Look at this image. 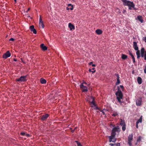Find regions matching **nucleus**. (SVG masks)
Masks as SVG:
<instances>
[{
  "label": "nucleus",
  "mask_w": 146,
  "mask_h": 146,
  "mask_svg": "<svg viewBox=\"0 0 146 146\" xmlns=\"http://www.w3.org/2000/svg\"><path fill=\"white\" fill-rule=\"evenodd\" d=\"M40 46L41 48L43 50H47V47L46 46H44V44H42L40 45Z\"/></svg>",
  "instance_id": "nucleus-17"
},
{
  "label": "nucleus",
  "mask_w": 146,
  "mask_h": 146,
  "mask_svg": "<svg viewBox=\"0 0 146 146\" xmlns=\"http://www.w3.org/2000/svg\"><path fill=\"white\" fill-rule=\"evenodd\" d=\"M111 115L113 117L118 116V113L117 111H113V113L111 114Z\"/></svg>",
  "instance_id": "nucleus-18"
},
{
  "label": "nucleus",
  "mask_w": 146,
  "mask_h": 146,
  "mask_svg": "<svg viewBox=\"0 0 146 146\" xmlns=\"http://www.w3.org/2000/svg\"><path fill=\"white\" fill-rule=\"evenodd\" d=\"M136 54L137 55V58L139 59L140 57V51L139 50H137L136 52Z\"/></svg>",
  "instance_id": "nucleus-23"
},
{
  "label": "nucleus",
  "mask_w": 146,
  "mask_h": 146,
  "mask_svg": "<svg viewBox=\"0 0 146 146\" xmlns=\"http://www.w3.org/2000/svg\"><path fill=\"white\" fill-rule=\"evenodd\" d=\"M30 29L31 31L33 32L34 34H36V31L34 28V27L33 25H31L30 26Z\"/></svg>",
  "instance_id": "nucleus-12"
},
{
  "label": "nucleus",
  "mask_w": 146,
  "mask_h": 146,
  "mask_svg": "<svg viewBox=\"0 0 146 146\" xmlns=\"http://www.w3.org/2000/svg\"><path fill=\"white\" fill-rule=\"evenodd\" d=\"M138 123H136V127L137 128H138Z\"/></svg>",
  "instance_id": "nucleus-46"
},
{
  "label": "nucleus",
  "mask_w": 146,
  "mask_h": 146,
  "mask_svg": "<svg viewBox=\"0 0 146 146\" xmlns=\"http://www.w3.org/2000/svg\"><path fill=\"white\" fill-rule=\"evenodd\" d=\"M142 116H141L140 117L139 119H138L137 120V121L136 123L139 124V123H141L142 122Z\"/></svg>",
  "instance_id": "nucleus-27"
},
{
  "label": "nucleus",
  "mask_w": 146,
  "mask_h": 146,
  "mask_svg": "<svg viewBox=\"0 0 146 146\" xmlns=\"http://www.w3.org/2000/svg\"><path fill=\"white\" fill-rule=\"evenodd\" d=\"M137 19L141 23H143V20L142 19V17L141 16L139 15L137 17Z\"/></svg>",
  "instance_id": "nucleus-20"
},
{
  "label": "nucleus",
  "mask_w": 146,
  "mask_h": 146,
  "mask_svg": "<svg viewBox=\"0 0 146 146\" xmlns=\"http://www.w3.org/2000/svg\"><path fill=\"white\" fill-rule=\"evenodd\" d=\"M15 2L16 3V0H14Z\"/></svg>",
  "instance_id": "nucleus-56"
},
{
  "label": "nucleus",
  "mask_w": 146,
  "mask_h": 146,
  "mask_svg": "<svg viewBox=\"0 0 146 146\" xmlns=\"http://www.w3.org/2000/svg\"><path fill=\"white\" fill-rule=\"evenodd\" d=\"M66 9L67 10H68L70 9V8H68V7H67L66 8Z\"/></svg>",
  "instance_id": "nucleus-48"
},
{
  "label": "nucleus",
  "mask_w": 146,
  "mask_h": 146,
  "mask_svg": "<svg viewBox=\"0 0 146 146\" xmlns=\"http://www.w3.org/2000/svg\"><path fill=\"white\" fill-rule=\"evenodd\" d=\"M115 75L117 76V79H119V76L118 74H115Z\"/></svg>",
  "instance_id": "nucleus-38"
},
{
  "label": "nucleus",
  "mask_w": 146,
  "mask_h": 146,
  "mask_svg": "<svg viewBox=\"0 0 146 146\" xmlns=\"http://www.w3.org/2000/svg\"><path fill=\"white\" fill-rule=\"evenodd\" d=\"M92 62H90V63H89V65H92V66L93 67H95L96 66V65L95 64H92Z\"/></svg>",
  "instance_id": "nucleus-36"
},
{
  "label": "nucleus",
  "mask_w": 146,
  "mask_h": 146,
  "mask_svg": "<svg viewBox=\"0 0 146 146\" xmlns=\"http://www.w3.org/2000/svg\"><path fill=\"white\" fill-rule=\"evenodd\" d=\"M89 71L90 72H92V73H94L96 72V70H92V69H90L89 70Z\"/></svg>",
  "instance_id": "nucleus-34"
},
{
  "label": "nucleus",
  "mask_w": 146,
  "mask_h": 146,
  "mask_svg": "<svg viewBox=\"0 0 146 146\" xmlns=\"http://www.w3.org/2000/svg\"><path fill=\"white\" fill-rule=\"evenodd\" d=\"M26 135H27V136L29 137V136L30 135H29V134H26Z\"/></svg>",
  "instance_id": "nucleus-52"
},
{
  "label": "nucleus",
  "mask_w": 146,
  "mask_h": 146,
  "mask_svg": "<svg viewBox=\"0 0 146 146\" xmlns=\"http://www.w3.org/2000/svg\"><path fill=\"white\" fill-rule=\"evenodd\" d=\"M115 145H116L117 146H120V143H119L115 144Z\"/></svg>",
  "instance_id": "nucleus-41"
},
{
  "label": "nucleus",
  "mask_w": 146,
  "mask_h": 146,
  "mask_svg": "<svg viewBox=\"0 0 146 146\" xmlns=\"http://www.w3.org/2000/svg\"><path fill=\"white\" fill-rule=\"evenodd\" d=\"M133 139V134L132 133L130 134L128 138V143L129 145L131 146L132 145L131 141Z\"/></svg>",
  "instance_id": "nucleus-5"
},
{
  "label": "nucleus",
  "mask_w": 146,
  "mask_h": 146,
  "mask_svg": "<svg viewBox=\"0 0 146 146\" xmlns=\"http://www.w3.org/2000/svg\"><path fill=\"white\" fill-rule=\"evenodd\" d=\"M134 49L136 50H138V47L137 46H134Z\"/></svg>",
  "instance_id": "nucleus-35"
},
{
  "label": "nucleus",
  "mask_w": 146,
  "mask_h": 146,
  "mask_svg": "<svg viewBox=\"0 0 146 146\" xmlns=\"http://www.w3.org/2000/svg\"><path fill=\"white\" fill-rule=\"evenodd\" d=\"M117 89L118 90L116 92L115 94L116 96L117 99V100L118 101V102H120V100L123 98V95L121 90L118 86Z\"/></svg>",
  "instance_id": "nucleus-2"
},
{
  "label": "nucleus",
  "mask_w": 146,
  "mask_h": 146,
  "mask_svg": "<svg viewBox=\"0 0 146 146\" xmlns=\"http://www.w3.org/2000/svg\"><path fill=\"white\" fill-rule=\"evenodd\" d=\"M74 130L72 131V133H73L74 132Z\"/></svg>",
  "instance_id": "nucleus-58"
},
{
  "label": "nucleus",
  "mask_w": 146,
  "mask_h": 146,
  "mask_svg": "<svg viewBox=\"0 0 146 146\" xmlns=\"http://www.w3.org/2000/svg\"><path fill=\"white\" fill-rule=\"evenodd\" d=\"M94 98L92 96H88L86 98V100L89 102L93 106H96Z\"/></svg>",
  "instance_id": "nucleus-4"
},
{
  "label": "nucleus",
  "mask_w": 146,
  "mask_h": 146,
  "mask_svg": "<svg viewBox=\"0 0 146 146\" xmlns=\"http://www.w3.org/2000/svg\"><path fill=\"white\" fill-rule=\"evenodd\" d=\"M121 55V58L123 60H125L127 58V56L126 55L122 54Z\"/></svg>",
  "instance_id": "nucleus-26"
},
{
  "label": "nucleus",
  "mask_w": 146,
  "mask_h": 146,
  "mask_svg": "<svg viewBox=\"0 0 146 146\" xmlns=\"http://www.w3.org/2000/svg\"><path fill=\"white\" fill-rule=\"evenodd\" d=\"M80 88L82 90L83 92H86L88 91L87 88L83 85V83H82L80 86Z\"/></svg>",
  "instance_id": "nucleus-11"
},
{
  "label": "nucleus",
  "mask_w": 146,
  "mask_h": 146,
  "mask_svg": "<svg viewBox=\"0 0 146 146\" xmlns=\"http://www.w3.org/2000/svg\"><path fill=\"white\" fill-rule=\"evenodd\" d=\"M94 69H95V68H93L92 69V70H94Z\"/></svg>",
  "instance_id": "nucleus-55"
},
{
  "label": "nucleus",
  "mask_w": 146,
  "mask_h": 146,
  "mask_svg": "<svg viewBox=\"0 0 146 146\" xmlns=\"http://www.w3.org/2000/svg\"><path fill=\"white\" fill-rule=\"evenodd\" d=\"M142 39L145 42H146V37H143L142 38Z\"/></svg>",
  "instance_id": "nucleus-40"
},
{
  "label": "nucleus",
  "mask_w": 146,
  "mask_h": 146,
  "mask_svg": "<svg viewBox=\"0 0 146 146\" xmlns=\"http://www.w3.org/2000/svg\"><path fill=\"white\" fill-rule=\"evenodd\" d=\"M68 27L70 28V31H72L73 29L74 30L75 29L74 26L71 23H69Z\"/></svg>",
  "instance_id": "nucleus-13"
},
{
  "label": "nucleus",
  "mask_w": 146,
  "mask_h": 146,
  "mask_svg": "<svg viewBox=\"0 0 146 146\" xmlns=\"http://www.w3.org/2000/svg\"><path fill=\"white\" fill-rule=\"evenodd\" d=\"M134 73V72L133 71V72H132V73L133 74Z\"/></svg>",
  "instance_id": "nucleus-60"
},
{
  "label": "nucleus",
  "mask_w": 146,
  "mask_h": 146,
  "mask_svg": "<svg viewBox=\"0 0 146 146\" xmlns=\"http://www.w3.org/2000/svg\"><path fill=\"white\" fill-rule=\"evenodd\" d=\"M133 43V46H137V43L136 42H134Z\"/></svg>",
  "instance_id": "nucleus-37"
},
{
  "label": "nucleus",
  "mask_w": 146,
  "mask_h": 146,
  "mask_svg": "<svg viewBox=\"0 0 146 146\" xmlns=\"http://www.w3.org/2000/svg\"><path fill=\"white\" fill-rule=\"evenodd\" d=\"M11 54L9 51H7L3 54L2 57L3 58L6 59L11 56Z\"/></svg>",
  "instance_id": "nucleus-7"
},
{
  "label": "nucleus",
  "mask_w": 146,
  "mask_h": 146,
  "mask_svg": "<svg viewBox=\"0 0 146 146\" xmlns=\"http://www.w3.org/2000/svg\"><path fill=\"white\" fill-rule=\"evenodd\" d=\"M115 145V144H113V143H110V145L111 146H113V145Z\"/></svg>",
  "instance_id": "nucleus-47"
},
{
  "label": "nucleus",
  "mask_w": 146,
  "mask_h": 146,
  "mask_svg": "<svg viewBox=\"0 0 146 146\" xmlns=\"http://www.w3.org/2000/svg\"><path fill=\"white\" fill-rule=\"evenodd\" d=\"M120 131V128L118 126L115 127L111 131V135L115 136L116 135V132L119 133Z\"/></svg>",
  "instance_id": "nucleus-3"
},
{
  "label": "nucleus",
  "mask_w": 146,
  "mask_h": 146,
  "mask_svg": "<svg viewBox=\"0 0 146 146\" xmlns=\"http://www.w3.org/2000/svg\"><path fill=\"white\" fill-rule=\"evenodd\" d=\"M122 129L123 131H125L126 129V125H122Z\"/></svg>",
  "instance_id": "nucleus-30"
},
{
  "label": "nucleus",
  "mask_w": 146,
  "mask_h": 146,
  "mask_svg": "<svg viewBox=\"0 0 146 146\" xmlns=\"http://www.w3.org/2000/svg\"><path fill=\"white\" fill-rule=\"evenodd\" d=\"M143 57H144V60H146V51H145V54L144 56H143Z\"/></svg>",
  "instance_id": "nucleus-39"
},
{
  "label": "nucleus",
  "mask_w": 146,
  "mask_h": 146,
  "mask_svg": "<svg viewBox=\"0 0 146 146\" xmlns=\"http://www.w3.org/2000/svg\"><path fill=\"white\" fill-rule=\"evenodd\" d=\"M119 87L121 88V89L123 90V85H120Z\"/></svg>",
  "instance_id": "nucleus-45"
},
{
  "label": "nucleus",
  "mask_w": 146,
  "mask_h": 146,
  "mask_svg": "<svg viewBox=\"0 0 146 146\" xmlns=\"http://www.w3.org/2000/svg\"><path fill=\"white\" fill-rule=\"evenodd\" d=\"M21 135H24L25 134V133L24 132H22L20 133Z\"/></svg>",
  "instance_id": "nucleus-43"
},
{
  "label": "nucleus",
  "mask_w": 146,
  "mask_h": 146,
  "mask_svg": "<svg viewBox=\"0 0 146 146\" xmlns=\"http://www.w3.org/2000/svg\"><path fill=\"white\" fill-rule=\"evenodd\" d=\"M75 142H76L77 143L78 146H82L80 143V142H78V141H76Z\"/></svg>",
  "instance_id": "nucleus-33"
},
{
  "label": "nucleus",
  "mask_w": 146,
  "mask_h": 146,
  "mask_svg": "<svg viewBox=\"0 0 146 146\" xmlns=\"http://www.w3.org/2000/svg\"><path fill=\"white\" fill-rule=\"evenodd\" d=\"M144 72L146 74V64L145 65V68L144 69Z\"/></svg>",
  "instance_id": "nucleus-42"
},
{
  "label": "nucleus",
  "mask_w": 146,
  "mask_h": 146,
  "mask_svg": "<svg viewBox=\"0 0 146 146\" xmlns=\"http://www.w3.org/2000/svg\"><path fill=\"white\" fill-rule=\"evenodd\" d=\"M96 33L98 35H100L102 33V31L100 29H97L96 31Z\"/></svg>",
  "instance_id": "nucleus-19"
},
{
  "label": "nucleus",
  "mask_w": 146,
  "mask_h": 146,
  "mask_svg": "<svg viewBox=\"0 0 146 146\" xmlns=\"http://www.w3.org/2000/svg\"><path fill=\"white\" fill-rule=\"evenodd\" d=\"M129 54L131 56L133 60V63L135 62V58L131 52L129 51Z\"/></svg>",
  "instance_id": "nucleus-15"
},
{
  "label": "nucleus",
  "mask_w": 146,
  "mask_h": 146,
  "mask_svg": "<svg viewBox=\"0 0 146 146\" xmlns=\"http://www.w3.org/2000/svg\"><path fill=\"white\" fill-rule=\"evenodd\" d=\"M96 109H98V108L97 107H96Z\"/></svg>",
  "instance_id": "nucleus-57"
},
{
  "label": "nucleus",
  "mask_w": 146,
  "mask_h": 146,
  "mask_svg": "<svg viewBox=\"0 0 146 146\" xmlns=\"http://www.w3.org/2000/svg\"><path fill=\"white\" fill-rule=\"evenodd\" d=\"M142 79L141 77H138L137 78V81L138 83L139 84H140L142 83Z\"/></svg>",
  "instance_id": "nucleus-21"
},
{
  "label": "nucleus",
  "mask_w": 146,
  "mask_h": 146,
  "mask_svg": "<svg viewBox=\"0 0 146 146\" xmlns=\"http://www.w3.org/2000/svg\"><path fill=\"white\" fill-rule=\"evenodd\" d=\"M68 6H71V7L70 8V9L71 10H73V5H72L71 4H68Z\"/></svg>",
  "instance_id": "nucleus-29"
},
{
  "label": "nucleus",
  "mask_w": 146,
  "mask_h": 146,
  "mask_svg": "<svg viewBox=\"0 0 146 146\" xmlns=\"http://www.w3.org/2000/svg\"><path fill=\"white\" fill-rule=\"evenodd\" d=\"M82 83H83V85L84 84H87L86 82H83Z\"/></svg>",
  "instance_id": "nucleus-53"
},
{
  "label": "nucleus",
  "mask_w": 146,
  "mask_h": 146,
  "mask_svg": "<svg viewBox=\"0 0 146 146\" xmlns=\"http://www.w3.org/2000/svg\"><path fill=\"white\" fill-rule=\"evenodd\" d=\"M101 111L102 112V113H103V114L104 115L105 114L104 113L103 111Z\"/></svg>",
  "instance_id": "nucleus-54"
},
{
  "label": "nucleus",
  "mask_w": 146,
  "mask_h": 146,
  "mask_svg": "<svg viewBox=\"0 0 146 146\" xmlns=\"http://www.w3.org/2000/svg\"><path fill=\"white\" fill-rule=\"evenodd\" d=\"M118 102L120 103V105L123 107H124L126 104V103L124 101H122L121 100H120V102Z\"/></svg>",
  "instance_id": "nucleus-25"
},
{
  "label": "nucleus",
  "mask_w": 146,
  "mask_h": 146,
  "mask_svg": "<svg viewBox=\"0 0 146 146\" xmlns=\"http://www.w3.org/2000/svg\"><path fill=\"white\" fill-rule=\"evenodd\" d=\"M49 116V115L48 114H46L44 115H43L41 117V119L43 121L45 120Z\"/></svg>",
  "instance_id": "nucleus-14"
},
{
  "label": "nucleus",
  "mask_w": 146,
  "mask_h": 146,
  "mask_svg": "<svg viewBox=\"0 0 146 146\" xmlns=\"http://www.w3.org/2000/svg\"><path fill=\"white\" fill-rule=\"evenodd\" d=\"M126 12V11L125 10H124L123 11V13H124Z\"/></svg>",
  "instance_id": "nucleus-50"
},
{
  "label": "nucleus",
  "mask_w": 146,
  "mask_h": 146,
  "mask_svg": "<svg viewBox=\"0 0 146 146\" xmlns=\"http://www.w3.org/2000/svg\"><path fill=\"white\" fill-rule=\"evenodd\" d=\"M142 138V137L141 136H139L137 138V143L136 144V145L137 144V143H140L141 140Z\"/></svg>",
  "instance_id": "nucleus-22"
},
{
  "label": "nucleus",
  "mask_w": 146,
  "mask_h": 146,
  "mask_svg": "<svg viewBox=\"0 0 146 146\" xmlns=\"http://www.w3.org/2000/svg\"><path fill=\"white\" fill-rule=\"evenodd\" d=\"M39 25L40 28H41L42 29L44 28L43 22L42 21V19L41 15L40 16Z\"/></svg>",
  "instance_id": "nucleus-8"
},
{
  "label": "nucleus",
  "mask_w": 146,
  "mask_h": 146,
  "mask_svg": "<svg viewBox=\"0 0 146 146\" xmlns=\"http://www.w3.org/2000/svg\"><path fill=\"white\" fill-rule=\"evenodd\" d=\"M123 2V4L125 6H127L129 9L131 10L133 8L135 9V5L133 2L127 0H121Z\"/></svg>",
  "instance_id": "nucleus-1"
},
{
  "label": "nucleus",
  "mask_w": 146,
  "mask_h": 146,
  "mask_svg": "<svg viewBox=\"0 0 146 146\" xmlns=\"http://www.w3.org/2000/svg\"><path fill=\"white\" fill-rule=\"evenodd\" d=\"M14 39L13 38H11L10 39H9V41H13L14 40Z\"/></svg>",
  "instance_id": "nucleus-44"
},
{
  "label": "nucleus",
  "mask_w": 146,
  "mask_h": 146,
  "mask_svg": "<svg viewBox=\"0 0 146 146\" xmlns=\"http://www.w3.org/2000/svg\"><path fill=\"white\" fill-rule=\"evenodd\" d=\"M136 104L137 106H140L141 104L142 99L141 98H139L136 100Z\"/></svg>",
  "instance_id": "nucleus-10"
},
{
  "label": "nucleus",
  "mask_w": 146,
  "mask_h": 146,
  "mask_svg": "<svg viewBox=\"0 0 146 146\" xmlns=\"http://www.w3.org/2000/svg\"><path fill=\"white\" fill-rule=\"evenodd\" d=\"M13 60L14 61H15V62H16L17 61V60L16 59H15V58H14L13 59Z\"/></svg>",
  "instance_id": "nucleus-49"
},
{
  "label": "nucleus",
  "mask_w": 146,
  "mask_h": 146,
  "mask_svg": "<svg viewBox=\"0 0 146 146\" xmlns=\"http://www.w3.org/2000/svg\"><path fill=\"white\" fill-rule=\"evenodd\" d=\"M115 136L111 135L110 136H109L110 142L111 141L113 142H115L116 141V139L115 138Z\"/></svg>",
  "instance_id": "nucleus-9"
},
{
  "label": "nucleus",
  "mask_w": 146,
  "mask_h": 146,
  "mask_svg": "<svg viewBox=\"0 0 146 146\" xmlns=\"http://www.w3.org/2000/svg\"><path fill=\"white\" fill-rule=\"evenodd\" d=\"M145 51V49L144 48H142L141 50V56L142 57H143V56L144 55V53Z\"/></svg>",
  "instance_id": "nucleus-16"
},
{
  "label": "nucleus",
  "mask_w": 146,
  "mask_h": 146,
  "mask_svg": "<svg viewBox=\"0 0 146 146\" xmlns=\"http://www.w3.org/2000/svg\"><path fill=\"white\" fill-rule=\"evenodd\" d=\"M27 76H22L20 78L16 79V81L17 82H24L27 80L26 79Z\"/></svg>",
  "instance_id": "nucleus-6"
},
{
  "label": "nucleus",
  "mask_w": 146,
  "mask_h": 146,
  "mask_svg": "<svg viewBox=\"0 0 146 146\" xmlns=\"http://www.w3.org/2000/svg\"><path fill=\"white\" fill-rule=\"evenodd\" d=\"M120 81L119 79H117V82L115 84L116 85H118L120 83Z\"/></svg>",
  "instance_id": "nucleus-31"
},
{
  "label": "nucleus",
  "mask_w": 146,
  "mask_h": 146,
  "mask_svg": "<svg viewBox=\"0 0 146 146\" xmlns=\"http://www.w3.org/2000/svg\"><path fill=\"white\" fill-rule=\"evenodd\" d=\"M120 124L121 126H122L125 124V122L122 119H121V122Z\"/></svg>",
  "instance_id": "nucleus-28"
},
{
  "label": "nucleus",
  "mask_w": 146,
  "mask_h": 146,
  "mask_svg": "<svg viewBox=\"0 0 146 146\" xmlns=\"http://www.w3.org/2000/svg\"><path fill=\"white\" fill-rule=\"evenodd\" d=\"M134 73V72L133 71V72H132V73L133 74Z\"/></svg>",
  "instance_id": "nucleus-59"
},
{
  "label": "nucleus",
  "mask_w": 146,
  "mask_h": 146,
  "mask_svg": "<svg viewBox=\"0 0 146 146\" xmlns=\"http://www.w3.org/2000/svg\"><path fill=\"white\" fill-rule=\"evenodd\" d=\"M30 8H28V9H27V12H28V11L30 10Z\"/></svg>",
  "instance_id": "nucleus-51"
},
{
  "label": "nucleus",
  "mask_w": 146,
  "mask_h": 146,
  "mask_svg": "<svg viewBox=\"0 0 146 146\" xmlns=\"http://www.w3.org/2000/svg\"><path fill=\"white\" fill-rule=\"evenodd\" d=\"M116 11H117V12H118V14H121V11H120V9L119 8H117L116 9Z\"/></svg>",
  "instance_id": "nucleus-32"
},
{
  "label": "nucleus",
  "mask_w": 146,
  "mask_h": 146,
  "mask_svg": "<svg viewBox=\"0 0 146 146\" xmlns=\"http://www.w3.org/2000/svg\"><path fill=\"white\" fill-rule=\"evenodd\" d=\"M40 82L41 84H44L46 83V81L45 79L43 78H41L40 79Z\"/></svg>",
  "instance_id": "nucleus-24"
}]
</instances>
